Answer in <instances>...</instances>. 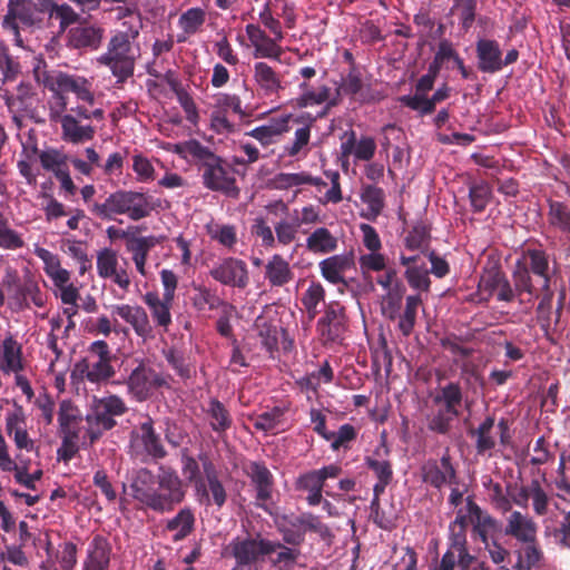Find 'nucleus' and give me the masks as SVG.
<instances>
[{
  "instance_id": "47",
  "label": "nucleus",
  "mask_w": 570,
  "mask_h": 570,
  "mask_svg": "<svg viewBox=\"0 0 570 570\" xmlns=\"http://www.w3.org/2000/svg\"><path fill=\"white\" fill-rule=\"evenodd\" d=\"M206 413L212 430L218 434L225 433L233 425V417L228 409L217 399H210Z\"/></svg>"
},
{
  "instance_id": "46",
  "label": "nucleus",
  "mask_w": 570,
  "mask_h": 570,
  "mask_svg": "<svg viewBox=\"0 0 570 570\" xmlns=\"http://www.w3.org/2000/svg\"><path fill=\"white\" fill-rule=\"evenodd\" d=\"M306 248L313 254H330L337 248V238L326 227H318L306 238Z\"/></svg>"
},
{
  "instance_id": "23",
  "label": "nucleus",
  "mask_w": 570,
  "mask_h": 570,
  "mask_svg": "<svg viewBox=\"0 0 570 570\" xmlns=\"http://www.w3.org/2000/svg\"><path fill=\"white\" fill-rule=\"evenodd\" d=\"M384 455H389V448L382 443V445L373 452V455H367L365 458V464L367 469H370L376 478V482L373 485V494L382 495L386 488L391 484L393 480V466L392 463L386 459H381L382 453Z\"/></svg>"
},
{
  "instance_id": "50",
  "label": "nucleus",
  "mask_w": 570,
  "mask_h": 570,
  "mask_svg": "<svg viewBox=\"0 0 570 570\" xmlns=\"http://www.w3.org/2000/svg\"><path fill=\"white\" fill-rule=\"evenodd\" d=\"M101 38V30L94 27H77L69 32L70 45L77 49H97Z\"/></svg>"
},
{
  "instance_id": "49",
  "label": "nucleus",
  "mask_w": 570,
  "mask_h": 570,
  "mask_svg": "<svg viewBox=\"0 0 570 570\" xmlns=\"http://www.w3.org/2000/svg\"><path fill=\"white\" fill-rule=\"evenodd\" d=\"M361 199L367 206V213L362 214L368 220H374L385 206L384 190L375 185H366L362 188Z\"/></svg>"
},
{
  "instance_id": "36",
  "label": "nucleus",
  "mask_w": 570,
  "mask_h": 570,
  "mask_svg": "<svg viewBox=\"0 0 570 570\" xmlns=\"http://www.w3.org/2000/svg\"><path fill=\"white\" fill-rule=\"evenodd\" d=\"M433 403L444 409L448 413L460 416L464 403V394L459 382H449L441 386L433 396Z\"/></svg>"
},
{
  "instance_id": "34",
  "label": "nucleus",
  "mask_w": 570,
  "mask_h": 570,
  "mask_svg": "<svg viewBox=\"0 0 570 570\" xmlns=\"http://www.w3.org/2000/svg\"><path fill=\"white\" fill-rule=\"evenodd\" d=\"M494 426V416L487 415L476 428L469 429L468 433L474 439V448L478 455H492V451L497 446Z\"/></svg>"
},
{
  "instance_id": "18",
  "label": "nucleus",
  "mask_w": 570,
  "mask_h": 570,
  "mask_svg": "<svg viewBox=\"0 0 570 570\" xmlns=\"http://www.w3.org/2000/svg\"><path fill=\"white\" fill-rule=\"evenodd\" d=\"M422 480L435 489H442L446 484H456V470L452 464L449 450L444 452L440 461L429 460L422 468Z\"/></svg>"
},
{
  "instance_id": "45",
  "label": "nucleus",
  "mask_w": 570,
  "mask_h": 570,
  "mask_svg": "<svg viewBox=\"0 0 570 570\" xmlns=\"http://www.w3.org/2000/svg\"><path fill=\"white\" fill-rule=\"evenodd\" d=\"M299 95L295 99V105L299 108H307L322 105L332 99V89L326 85H321L317 88L311 86L307 81H302L298 85Z\"/></svg>"
},
{
  "instance_id": "59",
  "label": "nucleus",
  "mask_w": 570,
  "mask_h": 570,
  "mask_svg": "<svg viewBox=\"0 0 570 570\" xmlns=\"http://www.w3.org/2000/svg\"><path fill=\"white\" fill-rule=\"evenodd\" d=\"M404 277L411 288L425 293L430 291L431 279L424 264L421 266H409L404 272Z\"/></svg>"
},
{
  "instance_id": "38",
  "label": "nucleus",
  "mask_w": 570,
  "mask_h": 570,
  "mask_svg": "<svg viewBox=\"0 0 570 570\" xmlns=\"http://www.w3.org/2000/svg\"><path fill=\"white\" fill-rule=\"evenodd\" d=\"M196 518L191 508H181L173 518L165 523L164 530L171 532V540L179 542L185 540L195 531Z\"/></svg>"
},
{
  "instance_id": "14",
  "label": "nucleus",
  "mask_w": 570,
  "mask_h": 570,
  "mask_svg": "<svg viewBox=\"0 0 570 570\" xmlns=\"http://www.w3.org/2000/svg\"><path fill=\"white\" fill-rule=\"evenodd\" d=\"M316 331L324 345L342 343L347 331L345 308L338 302L327 304L323 316L316 323Z\"/></svg>"
},
{
  "instance_id": "24",
  "label": "nucleus",
  "mask_w": 570,
  "mask_h": 570,
  "mask_svg": "<svg viewBox=\"0 0 570 570\" xmlns=\"http://www.w3.org/2000/svg\"><path fill=\"white\" fill-rule=\"evenodd\" d=\"M253 79L264 97H278L285 89L282 75L267 62L258 61L253 67Z\"/></svg>"
},
{
  "instance_id": "51",
  "label": "nucleus",
  "mask_w": 570,
  "mask_h": 570,
  "mask_svg": "<svg viewBox=\"0 0 570 570\" xmlns=\"http://www.w3.org/2000/svg\"><path fill=\"white\" fill-rule=\"evenodd\" d=\"M39 160L41 167L47 171H51L55 177L69 169L68 155L57 148L42 150L39 154Z\"/></svg>"
},
{
  "instance_id": "56",
  "label": "nucleus",
  "mask_w": 570,
  "mask_h": 570,
  "mask_svg": "<svg viewBox=\"0 0 570 570\" xmlns=\"http://www.w3.org/2000/svg\"><path fill=\"white\" fill-rule=\"evenodd\" d=\"M492 197V189L485 181L472 183L469 185V199L473 213H482L489 205Z\"/></svg>"
},
{
  "instance_id": "15",
  "label": "nucleus",
  "mask_w": 570,
  "mask_h": 570,
  "mask_svg": "<svg viewBox=\"0 0 570 570\" xmlns=\"http://www.w3.org/2000/svg\"><path fill=\"white\" fill-rule=\"evenodd\" d=\"M478 288L481 293H487L488 298L495 296L499 302L510 303L518 296L515 285H511L507 275L499 264H492L483 268Z\"/></svg>"
},
{
  "instance_id": "5",
  "label": "nucleus",
  "mask_w": 570,
  "mask_h": 570,
  "mask_svg": "<svg viewBox=\"0 0 570 570\" xmlns=\"http://www.w3.org/2000/svg\"><path fill=\"white\" fill-rule=\"evenodd\" d=\"M527 263L518 262L512 274L515 291L519 295H539V289L550 286L549 261L541 249H529L525 255Z\"/></svg>"
},
{
  "instance_id": "33",
  "label": "nucleus",
  "mask_w": 570,
  "mask_h": 570,
  "mask_svg": "<svg viewBox=\"0 0 570 570\" xmlns=\"http://www.w3.org/2000/svg\"><path fill=\"white\" fill-rule=\"evenodd\" d=\"M322 276L331 284H346L345 273L354 267L352 254H341L330 256L320 262Z\"/></svg>"
},
{
  "instance_id": "64",
  "label": "nucleus",
  "mask_w": 570,
  "mask_h": 570,
  "mask_svg": "<svg viewBox=\"0 0 570 570\" xmlns=\"http://www.w3.org/2000/svg\"><path fill=\"white\" fill-rule=\"evenodd\" d=\"M547 533L558 547L570 550V511L563 514L562 520L552 530L547 529Z\"/></svg>"
},
{
  "instance_id": "37",
  "label": "nucleus",
  "mask_w": 570,
  "mask_h": 570,
  "mask_svg": "<svg viewBox=\"0 0 570 570\" xmlns=\"http://www.w3.org/2000/svg\"><path fill=\"white\" fill-rule=\"evenodd\" d=\"M275 553L271 559L274 567L279 570H292L301 557V547L288 546L282 541H267L266 557Z\"/></svg>"
},
{
  "instance_id": "13",
  "label": "nucleus",
  "mask_w": 570,
  "mask_h": 570,
  "mask_svg": "<svg viewBox=\"0 0 570 570\" xmlns=\"http://www.w3.org/2000/svg\"><path fill=\"white\" fill-rule=\"evenodd\" d=\"M342 473L337 464H328L318 470H311L301 474L295 481V489L307 492L306 502L311 507L322 503L323 489L327 479H335Z\"/></svg>"
},
{
  "instance_id": "17",
  "label": "nucleus",
  "mask_w": 570,
  "mask_h": 570,
  "mask_svg": "<svg viewBox=\"0 0 570 570\" xmlns=\"http://www.w3.org/2000/svg\"><path fill=\"white\" fill-rule=\"evenodd\" d=\"M209 275L213 279L225 286L245 288L249 284L247 264L236 257H225L215 264Z\"/></svg>"
},
{
  "instance_id": "16",
  "label": "nucleus",
  "mask_w": 570,
  "mask_h": 570,
  "mask_svg": "<svg viewBox=\"0 0 570 570\" xmlns=\"http://www.w3.org/2000/svg\"><path fill=\"white\" fill-rule=\"evenodd\" d=\"M48 296L41 291L38 281L31 274L23 277L22 283L8 295V307L14 313L29 309L31 305L42 308Z\"/></svg>"
},
{
  "instance_id": "12",
  "label": "nucleus",
  "mask_w": 570,
  "mask_h": 570,
  "mask_svg": "<svg viewBox=\"0 0 570 570\" xmlns=\"http://www.w3.org/2000/svg\"><path fill=\"white\" fill-rule=\"evenodd\" d=\"M198 458L205 479L198 481L196 495L205 505L222 508L227 501V492L219 479V471L207 453H199Z\"/></svg>"
},
{
  "instance_id": "9",
  "label": "nucleus",
  "mask_w": 570,
  "mask_h": 570,
  "mask_svg": "<svg viewBox=\"0 0 570 570\" xmlns=\"http://www.w3.org/2000/svg\"><path fill=\"white\" fill-rule=\"evenodd\" d=\"M130 456L142 463L164 460L168 452L163 443L160 434L156 432L154 420L147 416L139 423L136 430L130 432Z\"/></svg>"
},
{
  "instance_id": "19",
  "label": "nucleus",
  "mask_w": 570,
  "mask_h": 570,
  "mask_svg": "<svg viewBox=\"0 0 570 570\" xmlns=\"http://www.w3.org/2000/svg\"><path fill=\"white\" fill-rule=\"evenodd\" d=\"M115 375V370L111 362L104 360H94L91 357H83L78 361L71 371V379L73 381H89L90 383H100L111 379Z\"/></svg>"
},
{
  "instance_id": "48",
  "label": "nucleus",
  "mask_w": 570,
  "mask_h": 570,
  "mask_svg": "<svg viewBox=\"0 0 570 570\" xmlns=\"http://www.w3.org/2000/svg\"><path fill=\"white\" fill-rule=\"evenodd\" d=\"M194 295L191 297L193 307L203 312L206 307L210 311H216L220 307H227L228 304L220 298L215 291L205 285H193Z\"/></svg>"
},
{
  "instance_id": "62",
  "label": "nucleus",
  "mask_w": 570,
  "mask_h": 570,
  "mask_svg": "<svg viewBox=\"0 0 570 570\" xmlns=\"http://www.w3.org/2000/svg\"><path fill=\"white\" fill-rule=\"evenodd\" d=\"M159 244L156 236H131L127 242V250L132 254V258L148 257L149 252Z\"/></svg>"
},
{
  "instance_id": "25",
  "label": "nucleus",
  "mask_w": 570,
  "mask_h": 570,
  "mask_svg": "<svg viewBox=\"0 0 570 570\" xmlns=\"http://www.w3.org/2000/svg\"><path fill=\"white\" fill-rule=\"evenodd\" d=\"M256 491V505L265 509L272 499L274 476L264 462H250L246 471Z\"/></svg>"
},
{
  "instance_id": "35",
  "label": "nucleus",
  "mask_w": 570,
  "mask_h": 570,
  "mask_svg": "<svg viewBox=\"0 0 570 570\" xmlns=\"http://www.w3.org/2000/svg\"><path fill=\"white\" fill-rule=\"evenodd\" d=\"M111 546L108 540L100 534L95 535L87 549L83 570H108Z\"/></svg>"
},
{
  "instance_id": "2",
  "label": "nucleus",
  "mask_w": 570,
  "mask_h": 570,
  "mask_svg": "<svg viewBox=\"0 0 570 570\" xmlns=\"http://www.w3.org/2000/svg\"><path fill=\"white\" fill-rule=\"evenodd\" d=\"M178 151L191 158L202 171L203 185L207 189L219 191L228 197L239 195L233 168L210 148L193 139L178 147Z\"/></svg>"
},
{
  "instance_id": "55",
  "label": "nucleus",
  "mask_w": 570,
  "mask_h": 570,
  "mask_svg": "<svg viewBox=\"0 0 570 570\" xmlns=\"http://www.w3.org/2000/svg\"><path fill=\"white\" fill-rule=\"evenodd\" d=\"M430 229L424 223L415 224L403 239L404 246L409 250L424 252L430 243Z\"/></svg>"
},
{
  "instance_id": "31",
  "label": "nucleus",
  "mask_w": 570,
  "mask_h": 570,
  "mask_svg": "<svg viewBox=\"0 0 570 570\" xmlns=\"http://www.w3.org/2000/svg\"><path fill=\"white\" fill-rule=\"evenodd\" d=\"M537 524L528 515L513 511L507 519L504 534L510 535L523 543L535 542Z\"/></svg>"
},
{
  "instance_id": "53",
  "label": "nucleus",
  "mask_w": 570,
  "mask_h": 570,
  "mask_svg": "<svg viewBox=\"0 0 570 570\" xmlns=\"http://www.w3.org/2000/svg\"><path fill=\"white\" fill-rule=\"evenodd\" d=\"M288 411L286 406H274L269 411L258 414L255 419V429L263 432L277 430L284 423L285 413Z\"/></svg>"
},
{
  "instance_id": "1",
  "label": "nucleus",
  "mask_w": 570,
  "mask_h": 570,
  "mask_svg": "<svg viewBox=\"0 0 570 570\" xmlns=\"http://www.w3.org/2000/svg\"><path fill=\"white\" fill-rule=\"evenodd\" d=\"M128 481L132 499L159 514L173 512L187 493L185 480L170 465H159L157 474L148 468L135 469Z\"/></svg>"
},
{
  "instance_id": "58",
  "label": "nucleus",
  "mask_w": 570,
  "mask_h": 570,
  "mask_svg": "<svg viewBox=\"0 0 570 570\" xmlns=\"http://www.w3.org/2000/svg\"><path fill=\"white\" fill-rule=\"evenodd\" d=\"M207 234L213 240H216L229 249L233 248L237 243V232L234 225H208Z\"/></svg>"
},
{
  "instance_id": "10",
  "label": "nucleus",
  "mask_w": 570,
  "mask_h": 570,
  "mask_svg": "<svg viewBox=\"0 0 570 570\" xmlns=\"http://www.w3.org/2000/svg\"><path fill=\"white\" fill-rule=\"evenodd\" d=\"M481 561L468 549L466 530H449L448 548L434 570H471Z\"/></svg>"
},
{
  "instance_id": "26",
  "label": "nucleus",
  "mask_w": 570,
  "mask_h": 570,
  "mask_svg": "<svg viewBox=\"0 0 570 570\" xmlns=\"http://www.w3.org/2000/svg\"><path fill=\"white\" fill-rule=\"evenodd\" d=\"M52 85L60 92H72L78 100H81L89 106L95 104V94L92 91V83L88 79L77 75H69L66 72H58L52 78Z\"/></svg>"
},
{
  "instance_id": "41",
  "label": "nucleus",
  "mask_w": 570,
  "mask_h": 570,
  "mask_svg": "<svg viewBox=\"0 0 570 570\" xmlns=\"http://www.w3.org/2000/svg\"><path fill=\"white\" fill-rule=\"evenodd\" d=\"M142 301L148 306L156 325L167 331L171 324L170 309L174 298H168L167 296L160 297L157 292H147Z\"/></svg>"
},
{
  "instance_id": "8",
  "label": "nucleus",
  "mask_w": 570,
  "mask_h": 570,
  "mask_svg": "<svg viewBox=\"0 0 570 570\" xmlns=\"http://www.w3.org/2000/svg\"><path fill=\"white\" fill-rule=\"evenodd\" d=\"M170 375L157 371L150 363L141 361L126 380L127 393L137 402L151 399L163 389H170Z\"/></svg>"
},
{
  "instance_id": "30",
  "label": "nucleus",
  "mask_w": 570,
  "mask_h": 570,
  "mask_svg": "<svg viewBox=\"0 0 570 570\" xmlns=\"http://www.w3.org/2000/svg\"><path fill=\"white\" fill-rule=\"evenodd\" d=\"M22 344L8 333L1 343L0 370L6 373H20L24 370Z\"/></svg>"
},
{
  "instance_id": "21",
  "label": "nucleus",
  "mask_w": 570,
  "mask_h": 570,
  "mask_svg": "<svg viewBox=\"0 0 570 570\" xmlns=\"http://www.w3.org/2000/svg\"><path fill=\"white\" fill-rule=\"evenodd\" d=\"M246 36L254 48L255 58H269L279 60L283 53L278 45L283 39L269 37L258 24L248 23L245 27Z\"/></svg>"
},
{
  "instance_id": "60",
  "label": "nucleus",
  "mask_w": 570,
  "mask_h": 570,
  "mask_svg": "<svg viewBox=\"0 0 570 570\" xmlns=\"http://www.w3.org/2000/svg\"><path fill=\"white\" fill-rule=\"evenodd\" d=\"M168 83L171 87V89L176 92L177 99H178L183 110L185 111L186 119L190 124L196 125L199 119V115H198L197 106H196L194 99L191 98V96L187 91H185L184 89L180 88V85L177 80H169Z\"/></svg>"
},
{
  "instance_id": "63",
  "label": "nucleus",
  "mask_w": 570,
  "mask_h": 570,
  "mask_svg": "<svg viewBox=\"0 0 570 570\" xmlns=\"http://www.w3.org/2000/svg\"><path fill=\"white\" fill-rule=\"evenodd\" d=\"M0 73L2 81H13L20 73V65L9 52V48L0 41Z\"/></svg>"
},
{
  "instance_id": "42",
  "label": "nucleus",
  "mask_w": 570,
  "mask_h": 570,
  "mask_svg": "<svg viewBox=\"0 0 570 570\" xmlns=\"http://www.w3.org/2000/svg\"><path fill=\"white\" fill-rule=\"evenodd\" d=\"M62 139L75 145L89 141L95 137L96 129L91 125H81L76 116L67 114L60 119Z\"/></svg>"
},
{
  "instance_id": "3",
  "label": "nucleus",
  "mask_w": 570,
  "mask_h": 570,
  "mask_svg": "<svg viewBox=\"0 0 570 570\" xmlns=\"http://www.w3.org/2000/svg\"><path fill=\"white\" fill-rule=\"evenodd\" d=\"M156 209L154 198L142 191L119 189L111 193L102 203L90 205V213L101 220H114L119 215L132 222L145 219Z\"/></svg>"
},
{
  "instance_id": "7",
  "label": "nucleus",
  "mask_w": 570,
  "mask_h": 570,
  "mask_svg": "<svg viewBox=\"0 0 570 570\" xmlns=\"http://www.w3.org/2000/svg\"><path fill=\"white\" fill-rule=\"evenodd\" d=\"M127 411L126 403L117 395L95 400L91 412L86 416L88 424L86 436L89 444L92 445L105 432L116 426L115 417L125 414Z\"/></svg>"
},
{
  "instance_id": "20",
  "label": "nucleus",
  "mask_w": 570,
  "mask_h": 570,
  "mask_svg": "<svg viewBox=\"0 0 570 570\" xmlns=\"http://www.w3.org/2000/svg\"><path fill=\"white\" fill-rule=\"evenodd\" d=\"M466 508L472 523V535L480 539L483 544L501 531L497 519L483 511L472 499H468Z\"/></svg>"
},
{
  "instance_id": "39",
  "label": "nucleus",
  "mask_w": 570,
  "mask_h": 570,
  "mask_svg": "<svg viewBox=\"0 0 570 570\" xmlns=\"http://www.w3.org/2000/svg\"><path fill=\"white\" fill-rule=\"evenodd\" d=\"M315 121L316 118H313L309 112L302 114L294 118L295 124L303 126L295 130L293 142L284 147V154L286 156L296 157L303 151L304 155L307 154L308 150L306 147L311 139V128Z\"/></svg>"
},
{
  "instance_id": "61",
  "label": "nucleus",
  "mask_w": 570,
  "mask_h": 570,
  "mask_svg": "<svg viewBox=\"0 0 570 570\" xmlns=\"http://www.w3.org/2000/svg\"><path fill=\"white\" fill-rule=\"evenodd\" d=\"M118 254L109 247H105L97 253V273L101 278H108L118 268Z\"/></svg>"
},
{
  "instance_id": "57",
  "label": "nucleus",
  "mask_w": 570,
  "mask_h": 570,
  "mask_svg": "<svg viewBox=\"0 0 570 570\" xmlns=\"http://www.w3.org/2000/svg\"><path fill=\"white\" fill-rule=\"evenodd\" d=\"M325 299V289L318 282H312L302 296V304L305 307L309 320L315 318L318 313L317 306Z\"/></svg>"
},
{
  "instance_id": "22",
  "label": "nucleus",
  "mask_w": 570,
  "mask_h": 570,
  "mask_svg": "<svg viewBox=\"0 0 570 570\" xmlns=\"http://www.w3.org/2000/svg\"><path fill=\"white\" fill-rule=\"evenodd\" d=\"M111 315L119 316L129 324L138 337L147 338L153 334V326L145 308L140 305L116 304L111 306Z\"/></svg>"
},
{
  "instance_id": "6",
  "label": "nucleus",
  "mask_w": 570,
  "mask_h": 570,
  "mask_svg": "<svg viewBox=\"0 0 570 570\" xmlns=\"http://www.w3.org/2000/svg\"><path fill=\"white\" fill-rule=\"evenodd\" d=\"M274 522L283 542L288 546L302 547L307 532L317 533L322 539L331 537L330 528L311 512L279 514Z\"/></svg>"
},
{
  "instance_id": "11",
  "label": "nucleus",
  "mask_w": 570,
  "mask_h": 570,
  "mask_svg": "<svg viewBox=\"0 0 570 570\" xmlns=\"http://www.w3.org/2000/svg\"><path fill=\"white\" fill-rule=\"evenodd\" d=\"M268 539L259 533L233 538L224 549V556L233 558L237 568L252 567L266 557Z\"/></svg>"
},
{
  "instance_id": "28",
  "label": "nucleus",
  "mask_w": 570,
  "mask_h": 570,
  "mask_svg": "<svg viewBox=\"0 0 570 570\" xmlns=\"http://www.w3.org/2000/svg\"><path fill=\"white\" fill-rule=\"evenodd\" d=\"M39 13H42L39 9V1L35 3L31 0H9L2 22L12 26L20 22L26 27H32L41 22Z\"/></svg>"
},
{
  "instance_id": "27",
  "label": "nucleus",
  "mask_w": 570,
  "mask_h": 570,
  "mask_svg": "<svg viewBox=\"0 0 570 570\" xmlns=\"http://www.w3.org/2000/svg\"><path fill=\"white\" fill-rule=\"evenodd\" d=\"M336 89H340L341 99L342 95H346L360 104H368L380 99L379 95L371 89V86L363 82L361 72L356 67L350 68Z\"/></svg>"
},
{
  "instance_id": "32",
  "label": "nucleus",
  "mask_w": 570,
  "mask_h": 570,
  "mask_svg": "<svg viewBox=\"0 0 570 570\" xmlns=\"http://www.w3.org/2000/svg\"><path fill=\"white\" fill-rule=\"evenodd\" d=\"M254 327L262 346L273 356L274 353L278 351L281 336H285L287 332L277 324L276 320L268 318L265 315H258L256 317Z\"/></svg>"
},
{
  "instance_id": "29",
  "label": "nucleus",
  "mask_w": 570,
  "mask_h": 570,
  "mask_svg": "<svg viewBox=\"0 0 570 570\" xmlns=\"http://www.w3.org/2000/svg\"><path fill=\"white\" fill-rule=\"evenodd\" d=\"M478 69L484 73H495L502 70L503 60L500 45L493 39H480L475 45Z\"/></svg>"
},
{
  "instance_id": "43",
  "label": "nucleus",
  "mask_w": 570,
  "mask_h": 570,
  "mask_svg": "<svg viewBox=\"0 0 570 570\" xmlns=\"http://www.w3.org/2000/svg\"><path fill=\"white\" fill-rule=\"evenodd\" d=\"M205 21L206 11L203 8L193 7L184 11L178 19V27L181 32L177 35V42H186L190 36L199 32Z\"/></svg>"
},
{
  "instance_id": "44",
  "label": "nucleus",
  "mask_w": 570,
  "mask_h": 570,
  "mask_svg": "<svg viewBox=\"0 0 570 570\" xmlns=\"http://www.w3.org/2000/svg\"><path fill=\"white\" fill-rule=\"evenodd\" d=\"M291 115L279 119H273L269 125H263L247 131L246 135L253 137L261 142L262 146L267 147L276 142L277 137L289 130L288 121Z\"/></svg>"
},
{
  "instance_id": "4",
  "label": "nucleus",
  "mask_w": 570,
  "mask_h": 570,
  "mask_svg": "<svg viewBox=\"0 0 570 570\" xmlns=\"http://www.w3.org/2000/svg\"><path fill=\"white\" fill-rule=\"evenodd\" d=\"M126 30L111 37L107 51L98 58V62L110 69L117 82H125L132 77L136 65V52L132 43L139 36V26L124 22Z\"/></svg>"
},
{
  "instance_id": "40",
  "label": "nucleus",
  "mask_w": 570,
  "mask_h": 570,
  "mask_svg": "<svg viewBox=\"0 0 570 570\" xmlns=\"http://www.w3.org/2000/svg\"><path fill=\"white\" fill-rule=\"evenodd\" d=\"M264 277L271 287H283L294 279V272L282 255L274 254L265 265Z\"/></svg>"
},
{
  "instance_id": "54",
  "label": "nucleus",
  "mask_w": 570,
  "mask_h": 570,
  "mask_svg": "<svg viewBox=\"0 0 570 570\" xmlns=\"http://www.w3.org/2000/svg\"><path fill=\"white\" fill-rule=\"evenodd\" d=\"M548 222L562 233L570 234V206L562 202H550Z\"/></svg>"
},
{
  "instance_id": "52",
  "label": "nucleus",
  "mask_w": 570,
  "mask_h": 570,
  "mask_svg": "<svg viewBox=\"0 0 570 570\" xmlns=\"http://www.w3.org/2000/svg\"><path fill=\"white\" fill-rule=\"evenodd\" d=\"M422 304V298L419 294L409 295L405 299V308L400 315L397 327L403 336L407 337L412 334L415 323L417 308Z\"/></svg>"
}]
</instances>
